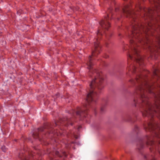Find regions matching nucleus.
Wrapping results in <instances>:
<instances>
[{
	"label": "nucleus",
	"instance_id": "nucleus-17",
	"mask_svg": "<svg viewBox=\"0 0 160 160\" xmlns=\"http://www.w3.org/2000/svg\"><path fill=\"white\" fill-rule=\"evenodd\" d=\"M101 111H103V108H101Z\"/></svg>",
	"mask_w": 160,
	"mask_h": 160
},
{
	"label": "nucleus",
	"instance_id": "nucleus-4",
	"mask_svg": "<svg viewBox=\"0 0 160 160\" xmlns=\"http://www.w3.org/2000/svg\"><path fill=\"white\" fill-rule=\"evenodd\" d=\"M46 128L48 133H53V130L52 127L51 125H48L45 128L44 127H41L38 128L35 132L33 133V137L34 138H39V133L40 132H42L44 131V129Z\"/></svg>",
	"mask_w": 160,
	"mask_h": 160
},
{
	"label": "nucleus",
	"instance_id": "nucleus-11",
	"mask_svg": "<svg viewBox=\"0 0 160 160\" xmlns=\"http://www.w3.org/2000/svg\"><path fill=\"white\" fill-rule=\"evenodd\" d=\"M22 160H29L28 157H26L24 155H23V157L22 158Z\"/></svg>",
	"mask_w": 160,
	"mask_h": 160
},
{
	"label": "nucleus",
	"instance_id": "nucleus-2",
	"mask_svg": "<svg viewBox=\"0 0 160 160\" xmlns=\"http://www.w3.org/2000/svg\"><path fill=\"white\" fill-rule=\"evenodd\" d=\"M92 58L90 56L87 64L88 66V68L90 69V75H91V74H93L94 78L89 84L90 90H89V93L87 95L86 102L84 105V109L80 110L76 112L73 110L70 113L73 117L75 115L81 117H86L87 113V110L90 107V103H95L96 102L99 93L104 87V79L102 73L96 69H92Z\"/></svg>",
	"mask_w": 160,
	"mask_h": 160
},
{
	"label": "nucleus",
	"instance_id": "nucleus-7",
	"mask_svg": "<svg viewBox=\"0 0 160 160\" xmlns=\"http://www.w3.org/2000/svg\"><path fill=\"white\" fill-rule=\"evenodd\" d=\"M100 24L102 28L108 30L110 26L109 15L105 18L104 20H102L100 22Z\"/></svg>",
	"mask_w": 160,
	"mask_h": 160
},
{
	"label": "nucleus",
	"instance_id": "nucleus-8",
	"mask_svg": "<svg viewBox=\"0 0 160 160\" xmlns=\"http://www.w3.org/2000/svg\"><path fill=\"white\" fill-rule=\"evenodd\" d=\"M49 154H50L49 157H50V158L51 160L53 159L51 156V155H53L54 157L56 156L58 157H62V155L59 153L58 151H54L53 152H49Z\"/></svg>",
	"mask_w": 160,
	"mask_h": 160
},
{
	"label": "nucleus",
	"instance_id": "nucleus-19",
	"mask_svg": "<svg viewBox=\"0 0 160 160\" xmlns=\"http://www.w3.org/2000/svg\"><path fill=\"white\" fill-rule=\"evenodd\" d=\"M114 0H112V2H114Z\"/></svg>",
	"mask_w": 160,
	"mask_h": 160
},
{
	"label": "nucleus",
	"instance_id": "nucleus-18",
	"mask_svg": "<svg viewBox=\"0 0 160 160\" xmlns=\"http://www.w3.org/2000/svg\"><path fill=\"white\" fill-rule=\"evenodd\" d=\"M81 128V127L80 126H79L78 127V129H79V128Z\"/></svg>",
	"mask_w": 160,
	"mask_h": 160
},
{
	"label": "nucleus",
	"instance_id": "nucleus-25",
	"mask_svg": "<svg viewBox=\"0 0 160 160\" xmlns=\"http://www.w3.org/2000/svg\"><path fill=\"white\" fill-rule=\"evenodd\" d=\"M159 144H160V142H159Z\"/></svg>",
	"mask_w": 160,
	"mask_h": 160
},
{
	"label": "nucleus",
	"instance_id": "nucleus-15",
	"mask_svg": "<svg viewBox=\"0 0 160 160\" xmlns=\"http://www.w3.org/2000/svg\"><path fill=\"white\" fill-rule=\"evenodd\" d=\"M129 58H130L131 59V58H132V56H131L130 55H129Z\"/></svg>",
	"mask_w": 160,
	"mask_h": 160
},
{
	"label": "nucleus",
	"instance_id": "nucleus-20",
	"mask_svg": "<svg viewBox=\"0 0 160 160\" xmlns=\"http://www.w3.org/2000/svg\"><path fill=\"white\" fill-rule=\"evenodd\" d=\"M117 9H117V8H116V9H115V10H116V11H117Z\"/></svg>",
	"mask_w": 160,
	"mask_h": 160
},
{
	"label": "nucleus",
	"instance_id": "nucleus-12",
	"mask_svg": "<svg viewBox=\"0 0 160 160\" xmlns=\"http://www.w3.org/2000/svg\"><path fill=\"white\" fill-rule=\"evenodd\" d=\"M158 40V44L159 45L160 43V35H159L158 37L157 38Z\"/></svg>",
	"mask_w": 160,
	"mask_h": 160
},
{
	"label": "nucleus",
	"instance_id": "nucleus-14",
	"mask_svg": "<svg viewBox=\"0 0 160 160\" xmlns=\"http://www.w3.org/2000/svg\"><path fill=\"white\" fill-rule=\"evenodd\" d=\"M156 71H157L156 70H155L153 72V75H154V76H158L157 75V74L156 73Z\"/></svg>",
	"mask_w": 160,
	"mask_h": 160
},
{
	"label": "nucleus",
	"instance_id": "nucleus-1",
	"mask_svg": "<svg viewBox=\"0 0 160 160\" xmlns=\"http://www.w3.org/2000/svg\"><path fill=\"white\" fill-rule=\"evenodd\" d=\"M131 6L130 4L125 6L122 8L123 13L125 14L127 17L132 18L133 21L132 22L131 25L132 27V34L130 36L131 38L130 41V45L131 48L133 49V53L136 55L137 58H136V62L141 64L140 63L142 62V59L139 56L138 52L136 48V46H139L136 42H138V44L141 43L142 45L146 44L147 46V48H148L151 52L156 51V49L154 48V47L151 48L152 47L151 45V42L147 37L146 36L144 38V35H148L152 33L154 28V26H152V24L148 23L145 24L141 25L140 26L138 24V23L135 22L134 12V11H131Z\"/></svg>",
	"mask_w": 160,
	"mask_h": 160
},
{
	"label": "nucleus",
	"instance_id": "nucleus-16",
	"mask_svg": "<svg viewBox=\"0 0 160 160\" xmlns=\"http://www.w3.org/2000/svg\"><path fill=\"white\" fill-rule=\"evenodd\" d=\"M135 69V67H134V68L133 70V72H135V70H134V69Z\"/></svg>",
	"mask_w": 160,
	"mask_h": 160
},
{
	"label": "nucleus",
	"instance_id": "nucleus-22",
	"mask_svg": "<svg viewBox=\"0 0 160 160\" xmlns=\"http://www.w3.org/2000/svg\"><path fill=\"white\" fill-rule=\"evenodd\" d=\"M63 154L64 155H65V154L64 152L63 153Z\"/></svg>",
	"mask_w": 160,
	"mask_h": 160
},
{
	"label": "nucleus",
	"instance_id": "nucleus-9",
	"mask_svg": "<svg viewBox=\"0 0 160 160\" xmlns=\"http://www.w3.org/2000/svg\"><path fill=\"white\" fill-rule=\"evenodd\" d=\"M147 143L148 145H152L153 144V142L151 140V137H148Z\"/></svg>",
	"mask_w": 160,
	"mask_h": 160
},
{
	"label": "nucleus",
	"instance_id": "nucleus-23",
	"mask_svg": "<svg viewBox=\"0 0 160 160\" xmlns=\"http://www.w3.org/2000/svg\"><path fill=\"white\" fill-rule=\"evenodd\" d=\"M155 48H156V49H157L158 48L157 47V48L156 47Z\"/></svg>",
	"mask_w": 160,
	"mask_h": 160
},
{
	"label": "nucleus",
	"instance_id": "nucleus-10",
	"mask_svg": "<svg viewBox=\"0 0 160 160\" xmlns=\"http://www.w3.org/2000/svg\"><path fill=\"white\" fill-rule=\"evenodd\" d=\"M136 80L138 81L139 79H140V80L141 81H142L144 80V79L143 78V76L142 75H140L138 76V77H137L136 78Z\"/></svg>",
	"mask_w": 160,
	"mask_h": 160
},
{
	"label": "nucleus",
	"instance_id": "nucleus-6",
	"mask_svg": "<svg viewBox=\"0 0 160 160\" xmlns=\"http://www.w3.org/2000/svg\"><path fill=\"white\" fill-rule=\"evenodd\" d=\"M72 118H64L63 119H60L58 122H55L54 125L56 126L59 125V123H64L65 125L71 124L72 125Z\"/></svg>",
	"mask_w": 160,
	"mask_h": 160
},
{
	"label": "nucleus",
	"instance_id": "nucleus-5",
	"mask_svg": "<svg viewBox=\"0 0 160 160\" xmlns=\"http://www.w3.org/2000/svg\"><path fill=\"white\" fill-rule=\"evenodd\" d=\"M98 38L95 39V41L94 42V50L92 52V56H96V54H98L100 52L101 46L99 44L98 39L99 36L101 35L100 33V30L99 29L97 33Z\"/></svg>",
	"mask_w": 160,
	"mask_h": 160
},
{
	"label": "nucleus",
	"instance_id": "nucleus-13",
	"mask_svg": "<svg viewBox=\"0 0 160 160\" xmlns=\"http://www.w3.org/2000/svg\"><path fill=\"white\" fill-rule=\"evenodd\" d=\"M2 149L3 152H5L6 151V150H5V146L2 147Z\"/></svg>",
	"mask_w": 160,
	"mask_h": 160
},
{
	"label": "nucleus",
	"instance_id": "nucleus-21",
	"mask_svg": "<svg viewBox=\"0 0 160 160\" xmlns=\"http://www.w3.org/2000/svg\"><path fill=\"white\" fill-rule=\"evenodd\" d=\"M21 156V155H20V156H19V157H20V158H21V156Z\"/></svg>",
	"mask_w": 160,
	"mask_h": 160
},
{
	"label": "nucleus",
	"instance_id": "nucleus-26",
	"mask_svg": "<svg viewBox=\"0 0 160 160\" xmlns=\"http://www.w3.org/2000/svg\"><path fill=\"white\" fill-rule=\"evenodd\" d=\"M55 160H57V159H55Z\"/></svg>",
	"mask_w": 160,
	"mask_h": 160
},
{
	"label": "nucleus",
	"instance_id": "nucleus-24",
	"mask_svg": "<svg viewBox=\"0 0 160 160\" xmlns=\"http://www.w3.org/2000/svg\"><path fill=\"white\" fill-rule=\"evenodd\" d=\"M132 81V80H130V81Z\"/></svg>",
	"mask_w": 160,
	"mask_h": 160
},
{
	"label": "nucleus",
	"instance_id": "nucleus-3",
	"mask_svg": "<svg viewBox=\"0 0 160 160\" xmlns=\"http://www.w3.org/2000/svg\"><path fill=\"white\" fill-rule=\"evenodd\" d=\"M151 89L150 86L147 82H145L144 85L142 84L137 90L136 92L140 93L142 102L145 103L147 107L146 110L143 112L142 115L144 116H150L152 118L155 113H157V117H159L160 118V95L156 97L155 106H152L148 101L147 97L142 94V93L146 91L152 93ZM148 128L152 131L157 129V131H155L156 136L160 138V127L159 125L154 122H150L148 124Z\"/></svg>",
	"mask_w": 160,
	"mask_h": 160
}]
</instances>
